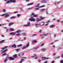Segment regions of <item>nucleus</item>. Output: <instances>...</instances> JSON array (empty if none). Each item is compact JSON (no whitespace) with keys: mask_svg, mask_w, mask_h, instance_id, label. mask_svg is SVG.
<instances>
[{"mask_svg":"<svg viewBox=\"0 0 63 63\" xmlns=\"http://www.w3.org/2000/svg\"><path fill=\"white\" fill-rule=\"evenodd\" d=\"M10 2L11 3H16V0H10V1H7L6 2V4L10 3Z\"/></svg>","mask_w":63,"mask_h":63,"instance_id":"obj_1","label":"nucleus"},{"mask_svg":"<svg viewBox=\"0 0 63 63\" xmlns=\"http://www.w3.org/2000/svg\"><path fill=\"white\" fill-rule=\"evenodd\" d=\"M29 20L31 21H35V19L33 18V17H31V18L29 19Z\"/></svg>","mask_w":63,"mask_h":63,"instance_id":"obj_2","label":"nucleus"},{"mask_svg":"<svg viewBox=\"0 0 63 63\" xmlns=\"http://www.w3.org/2000/svg\"><path fill=\"white\" fill-rule=\"evenodd\" d=\"M45 22H42L39 24V25H40V26H43V25H44L45 24Z\"/></svg>","mask_w":63,"mask_h":63,"instance_id":"obj_3","label":"nucleus"},{"mask_svg":"<svg viewBox=\"0 0 63 63\" xmlns=\"http://www.w3.org/2000/svg\"><path fill=\"white\" fill-rule=\"evenodd\" d=\"M49 58H46L45 57H43L42 58V60H45V59H48Z\"/></svg>","mask_w":63,"mask_h":63,"instance_id":"obj_4","label":"nucleus"},{"mask_svg":"<svg viewBox=\"0 0 63 63\" xmlns=\"http://www.w3.org/2000/svg\"><path fill=\"white\" fill-rule=\"evenodd\" d=\"M12 47H14V48H16V46L15 44H14L12 46Z\"/></svg>","mask_w":63,"mask_h":63,"instance_id":"obj_5","label":"nucleus"},{"mask_svg":"<svg viewBox=\"0 0 63 63\" xmlns=\"http://www.w3.org/2000/svg\"><path fill=\"white\" fill-rule=\"evenodd\" d=\"M9 59L10 60H14V59H15V58H12V57H11L9 58Z\"/></svg>","mask_w":63,"mask_h":63,"instance_id":"obj_6","label":"nucleus"},{"mask_svg":"<svg viewBox=\"0 0 63 63\" xmlns=\"http://www.w3.org/2000/svg\"><path fill=\"white\" fill-rule=\"evenodd\" d=\"M10 34L11 35H14L16 34V33H15L14 32H11L10 33Z\"/></svg>","mask_w":63,"mask_h":63,"instance_id":"obj_7","label":"nucleus"},{"mask_svg":"<svg viewBox=\"0 0 63 63\" xmlns=\"http://www.w3.org/2000/svg\"><path fill=\"white\" fill-rule=\"evenodd\" d=\"M14 24V23L13 22L10 23L9 24V26H10L12 25H13Z\"/></svg>","mask_w":63,"mask_h":63,"instance_id":"obj_8","label":"nucleus"},{"mask_svg":"<svg viewBox=\"0 0 63 63\" xmlns=\"http://www.w3.org/2000/svg\"><path fill=\"white\" fill-rule=\"evenodd\" d=\"M5 18H7V17H9V14H6L5 16Z\"/></svg>","mask_w":63,"mask_h":63,"instance_id":"obj_9","label":"nucleus"},{"mask_svg":"<svg viewBox=\"0 0 63 63\" xmlns=\"http://www.w3.org/2000/svg\"><path fill=\"white\" fill-rule=\"evenodd\" d=\"M55 27V25H52L50 26V28H53V27Z\"/></svg>","mask_w":63,"mask_h":63,"instance_id":"obj_10","label":"nucleus"},{"mask_svg":"<svg viewBox=\"0 0 63 63\" xmlns=\"http://www.w3.org/2000/svg\"><path fill=\"white\" fill-rule=\"evenodd\" d=\"M8 47V46H5L4 47H3L2 48H1V49L3 50L4 49H5V48H7Z\"/></svg>","mask_w":63,"mask_h":63,"instance_id":"obj_11","label":"nucleus"},{"mask_svg":"<svg viewBox=\"0 0 63 63\" xmlns=\"http://www.w3.org/2000/svg\"><path fill=\"white\" fill-rule=\"evenodd\" d=\"M45 18V17H40V20H42V19H44Z\"/></svg>","mask_w":63,"mask_h":63,"instance_id":"obj_12","label":"nucleus"},{"mask_svg":"<svg viewBox=\"0 0 63 63\" xmlns=\"http://www.w3.org/2000/svg\"><path fill=\"white\" fill-rule=\"evenodd\" d=\"M8 50V49H6L4 50L3 52H2L1 53H4V52H5Z\"/></svg>","mask_w":63,"mask_h":63,"instance_id":"obj_13","label":"nucleus"},{"mask_svg":"<svg viewBox=\"0 0 63 63\" xmlns=\"http://www.w3.org/2000/svg\"><path fill=\"white\" fill-rule=\"evenodd\" d=\"M29 42L26 45V47H29Z\"/></svg>","mask_w":63,"mask_h":63,"instance_id":"obj_14","label":"nucleus"},{"mask_svg":"<svg viewBox=\"0 0 63 63\" xmlns=\"http://www.w3.org/2000/svg\"><path fill=\"white\" fill-rule=\"evenodd\" d=\"M41 19H39V18H37V21H41Z\"/></svg>","mask_w":63,"mask_h":63,"instance_id":"obj_15","label":"nucleus"},{"mask_svg":"<svg viewBox=\"0 0 63 63\" xmlns=\"http://www.w3.org/2000/svg\"><path fill=\"white\" fill-rule=\"evenodd\" d=\"M37 56V55L35 54H33V56H32V57H36Z\"/></svg>","mask_w":63,"mask_h":63,"instance_id":"obj_16","label":"nucleus"},{"mask_svg":"<svg viewBox=\"0 0 63 63\" xmlns=\"http://www.w3.org/2000/svg\"><path fill=\"white\" fill-rule=\"evenodd\" d=\"M46 48H43L42 49V50L43 51H46Z\"/></svg>","mask_w":63,"mask_h":63,"instance_id":"obj_17","label":"nucleus"},{"mask_svg":"<svg viewBox=\"0 0 63 63\" xmlns=\"http://www.w3.org/2000/svg\"><path fill=\"white\" fill-rule=\"evenodd\" d=\"M13 56L15 58H17V55L16 54H15Z\"/></svg>","mask_w":63,"mask_h":63,"instance_id":"obj_18","label":"nucleus"},{"mask_svg":"<svg viewBox=\"0 0 63 63\" xmlns=\"http://www.w3.org/2000/svg\"><path fill=\"white\" fill-rule=\"evenodd\" d=\"M16 17L15 16H12L11 17H10V19H12V18H15Z\"/></svg>","mask_w":63,"mask_h":63,"instance_id":"obj_19","label":"nucleus"},{"mask_svg":"<svg viewBox=\"0 0 63 63\" xmlns=\"http://www.w3.org/2000/svg\"><path fill=\"white\" fill-rule=\"evenodd\" d=\"M4 41H5V40H2L0 42V43H4Z\"/></svg>","mask_w":63,"mask_h":63,"instance_id":"obj_20","label":"nucleus"},{"mask_svg":"<svg viewBox=\"0 0 63 63\" xmlns=\"http://www.w3.org/2000/svg\"><path fill=\"white\" fill-rule=\"evenodd\" d=\"M34 3H32L29 4H27L28 6H29V5H33V4Z\"/></svg>","mask_w":63,"mask_h":63,"instance_id":"obj_21","label":"nucleus"},{"mask_svg":"<svg viewBox=\"0 0 63 63\" xmlns=\"http://www.w3.org/2000/svg\"><path fill=\"white\" fill-rule=\"evenodd\" d=\"M21 32V30H18L16 32L17 33H19V32Z\"/></svg>","mask_w":63,"mask_h":63,"instance_id":"obj_22","label":"nucleus"},{"mask_svg":"<svg viewBox=\"0 0 63 63\" xmlns=\"http://www.w3.org/2000/svg\"><path fill=\"white\" fill-rule=\"evenodd\" d=\"M10 29V31H14V29L12 28H11Z\"/></svg>","mask_w":63,"mask_h":63,"instance_id":"obj_23","label":"nucleus"},{"mask_svg":"<svg viewBox=\"0 0 63 63\" xmlns=\"http://www.w3.org/2000/svg\"><path fill=\"white\" fill-rule=\"evenodd\" d=\"M7 60H8V59H5L4 60V62H6Z\"/></svg>","mask_w":63,"mask_h":63,"instance_id":"obj_24","label":"nucleus"},{"mask_svg":"<svg viewBox=\"0 0 63 63\" xmlns=\"http://www.w3.org/2000/svg\"><path fill=\"white\" fill-rule=\"evenodd\" d=\"M35 15V14L34 13H32V14L31 15V16H34Z\"/></svg>","mask_w":63,"mask_h":63,"instance_id":"obj_25","label":"nucleus"},{"mask_svg":"<svg viewBox=\"0 0 63 63\" xmlns=\"http://www.w3.org/2000/svg\"><path fill=\"white\" fill-rule=\"evenodd\" d=\"M22 46V44H20L18 45L17 46L18 47H21V46Z\"/></svg>","mask_w":63,"mask_h":63,"instance_id":"obj_26","label":"nucleus"},{"mask_svg":"<svg viewBox=\"0 0 63 63\" xmlns=\"http://www.w3.org/2000/svg\"><path fill=\"white\" fill-rule=\"evenodd\" d=\"M21 16V14H17V17H19V16Z\"/></svg>","mask_w":63,"mask_h":63,"instance_id":"obj_27","label":"nucleus"},{"mask_svg":"<svg viewBox=\"0 0 63 63\" xmlns=\"http://www.w3.org/2000/svg\"><path fill=\"white\" fill-rule=\"evenodd\" d=\"M47 35H48L47 34H45V33H44L43 34V36L45 35V36H47Z\"/></svg>","mask_w":63,"mask_h":63,"instance_id":"obj_28","label":"nucleus"},{"mask_svg":"<svg viewBox=\"0 0 63 63\" xmlns=\"http://www.w3.org/2000/svg\"><path fill=\"white\" fill-rule=\"evenodd\" d=\"M40 47V46H38L37 47H36L35 48H34L35 49H37L38 48H39Z\"/></svg>","mask_w":63,"mask_h":63,"instance_id":"obj_29","label":"nucleus"},{"mask_svg":"<svg viewBox=\"0 0 63 63\" xmlns=\"http://www.w3.org/2000/svg\"><path fill=\"white\" fill-rule=\"evenodd\" d=\"M34 42H35V43H37V41L34 40L32 42V43H33Z\"/></svg>","mask_w":63,"mask_h":63,"instance_id":"obj_30","label":"nucleus"},{"mask_svg":"<svg viewBox=\"0 0 63 63\" xmlns=\"http://www.w3.org/2000/svg\"><path fill=\"white\" fill-rule=\"evenodd\" d=\"M2 11L3 12H6V10L3 9L2 10Z\"/></svg>","mask_w":63,"mask_h":63,"instance_id":"obj_31","label":"nucleus"},{"mask_svg":"<svg viewBox=\"0 0 63 63\" xmlns=\"http://www.w3.org/2000/svg\"><path fill=\"white\" fill-rule=\"evenodd\" d=\"M42 30H39L38 32L39 33H41L42 32Z\"/></svg>","mask_w":63,"mask_h":63,"instance_id":"obj_32","label":"nucleus"},{"mask_svg":"<svg viewBox=\"0 0 63 63\" xmlns=\"http://www.w3.org/2000/svg\"><path fill=\"white\" fill-rule=\"evenodd\" d=\"M23 35H24V36H25L26 35V33H22Z\"/></svg>","mask_w":63,"mask_h":63,"instance_id":"obj_33","label":"nucleus"},{"mask_svg":"<svg viewBox=\"0 0 63 63\" xmlns=\"http://www.w3.org/2000/svg\"><path fill=\"white\" fill-rule=\"evenodd\" d=\"M40 5V4H38L35 7H39Z\"/></svg>","mask_w":63,"mask_h":63,"instance_id":"obj_34","label":"nucleus"},{"mask_svg":"<svg viewBox=\"0 0 63 63\" xmlns=\"http://www.w3.org/2000/svg\"><path fill=\"white\" fill-rule=\"evenodd\" d=\"M23 26H25L26 27H27V26H28V25H25Z\"/></svg>","mask_w":63,"mask_h":63,"instance_id":"obj_35","label":"nucleus"},{"mask_svg":"<svg viewBox=\"0 0 63 63\" xmlns=\"http://www.w3.org/2000/svg\"><path fill=\"white\" fill-rule=\"evenodd\" d=\"M19 35H20V34L19 33H18L16 34V36H19Z\"/></svg>","mask_w":63,"mask_h":63,"instance_id":"obj_36","label":"nucleus"},{"mask_svg":"<svg viewBox=\"0 0 63 63\" xmlns=\"http://www.w3.org/2000/svg\"><path fill=\"white\" fill-rule=\"evenodd\" d=\"M43 2H44L45 3H46V0H43Z\"/></svg>","mask_w":63,"mask_h":63,"instance_id":"obj_37","label":"nucleus"},{"mask_svg":"<svg viewBox=\"0 0 63 63\" xmlns=\"http://www.w3.org/2000/svg\"><path fill=\"white\" fill-rule=\"evenodd\" d=\"M26 48V47H23L22 48V49H25V48Z\"/></svg>","mask_w":63,"mask_h":63,"instance_id":"obj_38","label":"nucleus"},{"mask_svg":"<svg viewBox=\"0 0 63 63\" xmlns=\"http://www.w3.org/2000/svg\"><path fill=\"white\" fill-rule=\"evenodd\" d=\"M7 55V54H6V53H5L4 54L2 55V56H4V55Z\"/></svg>","mask_w":63,"mask_h":63,"instance_id":"obj_39","label":"nucleus"},{"mask_svg":"<svg viewBox=\"0 0 63 63\" xmlns=\"http://www.w3.org/2000/svg\"><path fill=\"white\" fill-rule=\"evenodd\" d=\"M20 49H16L15 50H16L17 51H18V50H19Z\"/></svg>","mask_w":63,"mask_h":63,"instance_id":"obj_40","label":"nucleus"},{"mask_svg":"<svg viewBox=\"0 0 63 63\" xmlns=\"http://www.w3.org/2000/svg\"><path fill=\"white\" fill-rule=\"evenodd\" d=\"M37 14H36L35 15H34L33 16V17H36L37 16Z\"/></svg>","mask_w":63,"mask_h":63,"instance_id":"obj_41","label":"nucleus"},{"mask_svg":"<svg viewBox=\"0 0 63 63\" xmlns=\"http://www.w3.org/2000/svg\"><path fill=\"white\" fill-rule=\"evenodd\" d=\"M57 22H60V20H57Z\"/></svg>","mask_w":63,"mask_h":63,"instance_id":"obj_42","label":"nucleus"},{"mask_svg":"<svg viewBox=\"0 0 63 63\" xmlns=\"http://www.w3.org/2000/svg\"><path fill=\"white\" fill-rule=\"evenodd\" d=\"M6 15V14H3L2 15H0V16H4V15Z\"/></svg>","mask_w":63,"mask_h":63,"instance_id":"obj_43","label":"nucleus"},{"mask_svg":"<svg viewBox=\"0 0 63 63\" xmlns=\"http://www.w3.org/2000/svg\"><path fill=\"white\" fill-rule=\"evenodd\" d=\"M61 63H63V60H62L60 61Z\"/></svg>","mask_w":63,"mask_h":63,"instance_id":"obj_44","label":"nucleus"},{"mask_svg":"<svg viewBox=\"0 0 63 63\" xmlns=\"http://www.w3.org/2000/svg\"><path fill=\"white\" fill-rule=\"evenodd\" d=\"M30 22H28L27 23V24H28V25L30 24Z\"/></svg>","mask_w":63,"mask_h":63,"instance_id":"obj_45","label":"nucleus"},{"mask_svg":"<svg viewBox=\"0 0 63 63\" xmlns=\"http://www.w3.org/2000/svg\"><path fill=\"white\" fill-rule=\"evenodd\" d=\"M45 10V9H42L41 11H44V10Z\"/></svg>","mask_w":63,"mask_h":63,"instance_id":"obj_46","label":"nucleus"},{"mask_svg":"<svg viewBox=\"0 0 63 63\" xmlns=\"http://www.w3.org/2000/svg\"><path fill=\"white\" fill-rule=\"evenodd\" d=\"M36 36V34H34L33 35H32V37H34V36Z\"/></svg>","mask_w":63,"mask_h":63,"instance_id":"obj_47","label":"nucleus"},{"mask_svg":"<svg viewBox=\"0 0 63 63\" xmlns=\"http://www.w3.org/2000/svg\"><path fill=\"white\" fill-rule=\"evenodd\" d=\"M18 13L17 11H16L14 12V14H16V13Z\"/></svg>","mask_w":63,"mask_h":63,"instance_id":"obj_48","label":"nucleus"},{"mask_svg":"<svg viewBox=\"0 0 63 63\" xmlns=\"http://www.w3.org/2000/svg\"><path fill=\"white\" fill-rule=\"evenodd\" d=\"M44 45V43H43V44L41 45V46H43Z\"/></svg>","mask_w":63,"mask_h":63,"instance_id":"obj_49","label":"nucleus"},{"mask_svg":"<svg viewBox=\"0 0 63 63\" xmlns=\"http://www.w3.org/2000/svg\"><path fill=\"white\" fill-rule=\"evenodd\" d=\"M18 56H20H20H20V54H18Z\"/></svg>","mask_w":63,"mask_h":63,"instance_id":"obj_50","label":"nucleus"},{"mask_svg":"<svg viewBox=\"0 0 63 63\" xmlns=\"http://www.w3.org/2000/svg\"><path fill=\"white\" fill-rule=\"evenodd\" d=\"M38 57L37 56L34 58V59H37Z\"/></svg>","mask_w":63,"mask_h":63,"instance_id":"obj_51","label":"nucleus"},{"mask_svg":"<svg viewBox=\"0 0 63 63\" xmlns=\"http://www.w3.org/2000/svg\"><path fill=\"white\" fill-rule=\"evenodd\" d=\"M39 25V24H35V25L36 26H38V25Z\"/></svg>","mask_w":63,"mask_h":63,"instance_id":"obj_52","label":"nucleus"},{"mask_svg":"<svg viewBox=\"0 0 63 63\" xmlns=\"http://www.w3.org/2000/svg\"><path fill=\"white\" fill-rule=\"evenodd\" d=\"M46 14L47 15H48V13L47 12V11H46Z\"/></svg>","mask_w":63,"mask_h":63,"instance_id":"obj_53","label":"nucleus"},{"mask_svg":"<svg viewBox=\"0 0 63 63\" xmlns=\"http://www.w3.org/2000/svg\"><path fill=\"white\" fill-rule=\"evenodd\" d=\"M22 62H23V61L22 60H21V61H20V63H22Z\"/></svg>","mask_w":63,"mask_h":63,"instance_id":"obj_54","label":"nucleus"},{"mask_svg":"<svg viewBox=\"0 0 63 63\" xmlns=\"http://www.w3.org/2000/svg\"><path fill=\"white\" fill-rule=\"evenodd\" d=\"M10 20H6V21H7V22H9V21H10Z\"/></svg>","mask_w":63,"mask_h":63,"instance_id":"obj_55","label":"nucleus"},{"mask_svg":"<svg viewBox=\"0 0 63 63\" xmlns=\"http://www.w3.org/2000/svg\"><path fill=\"white\" fill-rule=\"evenodd\" d=\"M61 57L62 58H63V53L62 54V56H61Z\"/></svg>","mask_w":63,"mask_h":63,"instance_id":"obj_56","label":"nucleus"},{"mask_svg":"<svg viewBox=\"0 0 63 63\" xmlns=\"http://www.w3.org/2000/svg\"><path fill=\"white\" fill-rule=\"evenodd\" d=\"M26 37H25L24 38V40H25L26 39Z\"/></svg>","mask_w":63,"mask_h":63,"instance_id":"obj_57","label":"nucleus"},{"mask_svg":"<svg viewBox=\"0 0 63 63\" xmlns=\"http://www.w3.org/2000/svg\"><path fill=\"white\" fill-rule=\"evenodd\" d=\"M50 44H51V45H53V43H52H52H50Z\"/></svg>","mask_w":63,"mask_h":63,"instance_id":"obj_58","label":"nucleus"},{"mask_svg":"<svg viewBox=\"0 0 63 63\" xmlns=\"http://www.w3.org/2000/svg\"><path fill=\"white\" fill-rule=\"evenodd\" d=\"M49 22V21L48 20V21H47L46 22V23H48V22Z\"/></svg>","mask_w":63,"mask_h":63,"instance_id":"obj_59","label":"nucleus"},{"mask_svg":"<svg viewBox=\"0 0 63 63\" xmlns=\"http://www.w3.org/2000/svg\"><path fill=\"white\" fill-rule=\"evenodd\" d=\"M41 61V60H38V62H40Z\"/></svg>","mask_w":63,"mask_h":63,"instance_id":"obj_60","label":"nucleus"},{"mask_svg":"<svg viewBox=\"0 0 63 63\" xmlns=\"http://www.w3.org/2000/svg\"><path fill=\"white\" fill-rule=\"evenodd\" d=\"M54 61H53L52 62V63H54Z\"/></svg>","mask_w":63,"mask_h":63,"instance_id":"obj_61","label":"nucleus"},{"mask_svg":"<svg viewBox=\"0 0 63 63\" xmlns=\"http://www.w3.org/2000/svg\"><path fill=\"white\" fill-rule=\"evenodd\" d=\"M59 57H60V56H59L58 57H57V58H56V59H58L59 58Z\"/></svg>","mask_w":63,"mask_h":63,"instance_id":"obj_62","label":"nucleus"},{"mask_svg":"<svg viewBox=\"0 0 63 63\" xmlns=\"http://www.w3.org/2000/svg\"><path fill=\"white\" fill-rule=\"evenodd\" d=\"M39 9V8H35L36 10H38Z\"/></svg>","mask_w":63,"mask_h":63,"instance_id":"obj_63","label":"nucleus"},{"mask_svg":"<svg viewBox=\"0 0 63 63\" xmlns=\"http://www.w3.org/2000/svg\"><path fill=\"white\" fill-rule=\"evenodd\" d=\"M61 23H62H62H63V21H61Z\"/></svg>","mask_w":63,"mask_h":63,"instance_id":"obj_64","label":"nucleus"}]
</instances>
